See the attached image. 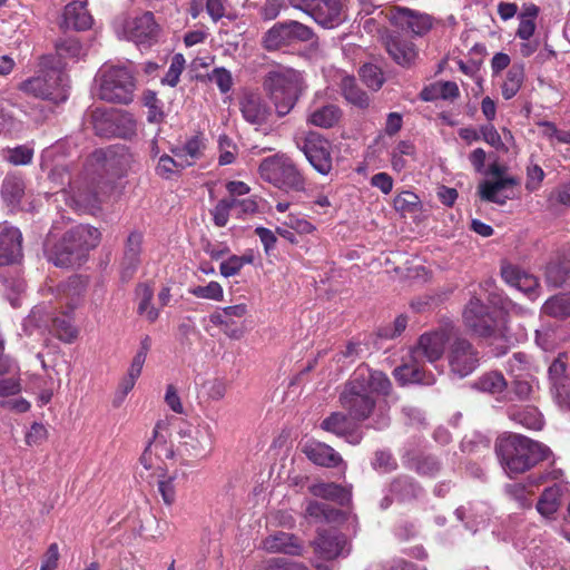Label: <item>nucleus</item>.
Returning a JSON list of instances; mask_svg holds the SVG:
<instances>
[{"instance_id": "f257e3e1", "label": "nucleus", "mask_w": 570, "mask_h": 570, "mask_svg": "<svg viewBox=\"0 0 570 570\" xmlns=\"http://www.w3.org/2000/svg\"><path fill=\"white\" fill-rule=\"evenodd\" d=\"M495 453L509 476L531 470L550 455V449L524 435L510 433L495 442Z\"/></svg>"}, {"instance_id": "f03ea898", "label": "nucleus", "mask_w": 570, "mask_h": 570, "mask_svg": "<svg viewBox=\"0 0 570 570\" xmlns=\"http://www.w3.org/2000/svg\"><path fill=\"white\" fill-rule=\"evenodd\" d=\"M100 236L101 234L96 227L77 225L67 230L55 245L46 247V257L58 267L79 266L87 257L88 252L98 246Z\"/></svg>"}, {"instance_id": "7ed1b4c3", "label": "nucleus", "mask_w": 570, "mask_h": 570, "mask_svg": "<svg viewBox=\"0 0 570 570\" xmlns=\"http://www.w3.org/2000/svg\"><path fill=\"white\" fill-rule=\"evenodd\" d=\"M53 58L42 57L38 75L20 83L19 88L27 95L56 104L68 98V77L65 71L53 66Z\"/></svg>"}, {"instance_id": "20e7f679", "label": "nucleus", "mask_w": 570, "mask_h": 570, "mask_svg": "<svg viewBox=\"0 0 570 570\" xmlns=\"http://www.w3.org/2000/svg\"><path fill=\"white\" fill-rule=\"evenodd\" d=\"M263 88L275 106L279 117H284L294 108L302 91V77L294 69L269 71L263 81Z\"/></svg>"}, {"instance_id": "39448f33", "label": "nucleus", "mask_w": 570, "mask_h": 570, "mask_svg": "<svg viewBox=\"0 0 570 570\" xmlns=\"http://www.w3.org/2000/svg\"><path fill=\"white\" fill-rule=\"evenodd\" d=\"M96 82L97 95L101 100L125 105L132 101L136 82L129 68L102 66L96 76Z\"/></svg>"}, {"instance_id": "423d86ee", "label": "nucleus", "mask_w": 570, "mask_h": 570, "mask_svg": "<svg viewBox=\"0 0 570 570\" xmlns=\"http://www.w3.org/2000/svg\"><path fill=\"white\" fill-rule=\"evenodd\" d=\"M261 177L274 186L284 189L302 191L305 179L295 164L285 155L265 158L258 168Z\"/></svg>"}, {"instance_id": "0eeeda50", "label": "nucleus", "mask_w": 570, "mask_h": 570, "mask_svg": "<svg viewBox=\"0 0 570 570\" xmlns=\"http://www.w3.org/2000/svg\"><path fill=\"white\" fill-rule=\"evenodd\" d=\"M179 444L189 455L207 458L215 443V434L209 423L202 421L197 425L187 424L178 432Z\"/></svg>"}, {"instance_id": "6e6552de", "label": "nucleus", "mask_w": 570, "mask_h": 570, "mask_svg": "<svg viewBox=\"0 0 570 570\" xmlns=\"http://www.w3.org/2000/svg\"><path fill=\"white\" fill-rule=\"evenodd\" d=\"M313 30L295 20L275 23L263 37V47L268 51L278 50L294 41H309Z\"/></svg>"}, {"instance_id": "1a4fd4ad", "label": "nucleus", "mask_w": 570, "mask_h": 570, "mask_svg": "<svg viewBox=\"0 0 570 570\" xmlns=\"http://www.w3.org/2000/svg\"><path fill=\"white\" fill-rule=\"evenodd\" d=\"M342 406L350 413L351 417L356 421H365L372 414L375 401L363 385L352 377L346 383L344 391L340 396Z\"/></svg>"}, {"instance_id": "9d476101", "label": "nucleus", "mask_w": 570, "mask_h": 570, "mask_svg": "<svg viewBox=\"0 0 570 570\" xmlns=\"http://www.w3.org/2000/svg\"><path fill=\"white\" fill-rule=\"evenodd\" d=\"M313 168L322 175L332 170L331 144L317 132H308L298 145Z\"/></svg>"}, {"instance_id": "9b49d317", "label": "nucleus", "mask_w": 570, "mask_h": 570, "mask_svg": "<svg viewBox=\"0 0 570 570\" xmlns=\"http://www.w3.org/2000/svg\"><path fill=\"white\" fill-rule=\"evenodd\" d=\"M448 358L451 371L460 377L468 376L479 365L478 352L468 340L461 337L450 345Z\"/></svg>"}, {"instance_id": "f8f14e48", "label": "nucleus", "mask_w": 570, "mask_h": 570, "mask_svg": "<svg viewBox=\"0 0 570 570\" xmlns=\"http://www.w3.org/2000/svg\"><path fill=\"white\" fill-rule=\"evenodd\" d=\"M381 13H384L396 28L416 36L426 33L432 27L431 18L428 14L407 8L391 7Z\"/></svg>"}, {"instance_id": "ddd939ff", "label": "nucleus", "mask_w": 570, "mask_h": 570, "mask_svg": "<svg viewBox=\"0 0 570 570\" xmlns=\"http://www.w3.org/2000/svg\"><path fill=\"white\" fill-rule=\"evenodd\" d=\"M507 167L501 166L498 163L490 165L489 171L497 178L494 181L485 180L479 185V194L481 199L485 202L495 203L498 205H504L509 196H501L500 191L519 184V180L514 177H502L505 173Z\"/></svg>"}, {"instance_id": "4468645a", "label": "nucleus", "mask_w": 570, "mask_h": 570, "mask_svg": "<svg viewBox=\"0 0 570 570\" xmlns=\"http://www.w3.org/2000/svg\"><path fill=\"white\" fill-rule=\"evenodd\" d=\"M124 31L126 37L137 45L150 46L158 33V26L154 14L149 11L130 18L125 22Z\"/></svg>"}, {"instance_id": "2eb2a0df", "label": "nucleus", "mask_w": 570, "mask_h": 570, "mask_svg": "<svg viewBox=\"0 0 570 570\" xmlns=\"http://www.w3.org/2000/svg\"><path fill=\"white\" fill-rule=\"evenodd\" d=\"M313 546L316 556L323 560H334L341 556H347L351 550L347 538L332 531L318 532Z\"/></svg>"}, {"instance_id": "dca6fc26", "label": "nucleus", "mask_w": 570, "mask_h": 570, "mask_svg": "<svg viewBox=\"0 0 570 570\" xmlns=\"http://www.w3.org/2000/svg\"><path fill=\"white\" fill-rule=\"evenodd\" d=\"M344 1L345 0H313L304 11L322 27L334 28L344 20Z\"/></svg>"}, {"instance_id": "f3484780", "label": "nucleus", "mask_w": 570, "mask_h": 570, "mask_svg": "<svg viewBox=\"0 0 570 570\" xmlns=\"http://www.w3.org/2000/svg\"><path fill=\"white\" fill-rule=\"evenodd\" d=\"M463 318L465 325L479 336L488 337L494 332V320L488 313L484 304L476 297L470 299L464 309Z\"/></svg>"}, {"instance_id": "a211bd4d", "label": "nucleus", "mask_w": 570, "mask_h": 570, "mask_svg": "<svg viewBox=\"0 0 570 570\" xmlns=\"http://www.w3.org/2000/svg\"><path fill=\"white\" fill-rule=\"evenodd\" d=\"M569 492L568 483L558 482L546 488L535 503L537 512L548 521H553L562 504V498Z\"/></svg>"}, {"instance_id": "6ab92c4d", "label": "nucleus", "mask_w": 570, "mask_h": 570, "mask_svg": "<svg viewBox=\"0 0 570 570\" xmlns=\"http://www.w3.org/2000/svg\"><path fill=\"white\" fill-rule=\"evenodd\" d=\"M22 234L12 226L0 232V267L20 263L22 259Z\"/></svg>"}, {"instance_id": "aec40b11", "label": "nucleus", "mask_w": 570, "mask_h": 570, "mask_svg": "<svg viewBox=\"0 0 570 570\" xmlns=\"http://www.w3.org/2000/svg\"><path fill=\"white\" fill-rule=\"evenodd\" d=\"M448 341L449 334L444 330L425 333L421 335L417 346L412 352L415 357H425L433 363L442 357Z\"/></svg>"}, {"instance_id": "412c9836", "label": "nucleus", "mask_w": 570, "mask_h": 570, "mask_svg": "<svg viewBox=\"0 0 570 570\" xmlns=\"http://www.w3.org/2000/svg\"><path fill=\"white\" fill-rule=\"evenodd\" d=\"M321 428L338 438H344L353 445L358 444L363 439L362 433L354 428L351 419L342 412H333L325 417L321 423Z\"/></svg>"}, {"instance_id": "4be33fe9", "label": "nucleus", "mask_w": 570, "mask_h": 570, "mask_svg": "<svg viewBox=\"0 0 570 570\" xmlns=\"http://www.w3.org/2000/svg\"><path fill=\"white\" fill-rule=\"evenodd\" d=\"M501 276L507 284L523 292L531 299L537 298L539 282L535 276L512 264L502 265Z\"/></svg>"}, {"instance_id": "5701e85b", "label": "nucleus", "mask_w": 570, "mask_h": 570, "mask_svg": "<svg viewBox=\"0 0 570 570\" xmlns=\"http://www.w3.org/2000/svg\"><path fill=\"white\" fill-rule=\"evenodd\" d=\"M246 313L247 306L245 304H237L213 313L209 316V321L214 325L220 326L228 337L238 340L243 336L244 332L243 328L236 326L235 318H242Z\"/></svg>"}, {"instance_id": "b1692460", "label": "nucleus", "mask_w": 570, "mask_h": 570, "mask_svg": "<svg viewBox=\"0 0 570 570\" xmlns=\"http://www.w3.org/2000/svg\"><path fill=\"white\" fill-rule=\"evenodd\" d=\"M419 360L412 352L409 362L394 368L393 375L401 385L410 383L432 385L435 382V376L432 373H425Z\"/></svg>"}, {"instance_id": "393cba45", "label": "nucleus", "mask_w": 570, "mask_h": 570, "mask_svg": "<svg viewBox=\"0 0 570 570\" xmlns=\"http://www.w3.org/2000/svg\"><path fill=\"white\" fill-rule=\"evenodd\" d=\"M352 379L363 385L368 393L387 395L392 389V383L385 373L373 371L366 365L358 366Z\"/></svg>"}, {"instance_id": "a878e982", "label": "nucleus", "mask_w": 570, "mask_h": 570, "mask_svg": "<svg viewBox=\"0 0 570 570\" xmlns=\"http://www.w3.org/2000/svg\"><path fill=\"white\" fill-rule=\"evenodd\" d=\"M263 549L269 553H284L289 556H302L303 546L299 539L287 532H276L263 540Z\"/></svg>"}, {"instance_id": "bb28decb", "label": "nucleus", "mask_w": 570, "mask_h": 570, "mask_svg": "<svg viewBox=\"0 0 570 570\" xmlns=\"http://www.w3.org/2000/svg\"><path fill=\"white\" fill-rule=\"evenodd\" d=\"M303 453L313 463L325 468H337L343 463V458L326 443L311 441L305 443Z\"/></svg>"}, {"instance_id": "cd10ccee", "label": "nucleus", "mask_w": 570, "mask_h": 570, "mask_svg": "<svg viewBox=\"0 0 570 570\" xmlns=\"http://www.w3.org/2000/svg\"><path fill=\"white\" fill-rule=\"evenodd\" d=\"M566 354H559L549 366V377L557 401H569L570 397V379L566 373Z\"/></svg>"}, {"instance_id": "c85d7f7f", "label": "nucleus", "mask_w": 570, "mask_h": 570, "mask_svg": "<svg viewBox=\"0 0 570 570\" xmlns=\"http://www.w3.org/2000/svg\"><path fill=\"white\" fill-rule=\"evenodd\" d=\"M239 105L244 119L254 125L265 124L271 115L269 107L258 94H245Z\"/></svg>"}, {"instance_id": "c756f323", "label": "nucleus", "mask_w": 570, "mask_h": 570, "mask_svg": "<svg viewBox=\"0 0 570 570\" xmlns=\"http://www.w3.org/2000/svg\"><path fill=\"white\" fill-rule=\"evenodd\" d=\"M86 1H72L65 7L63 26L67 29L87 30L92 24V18L88 12Z\"/></svg>"}, {"instance_id": "7c9ffc66", "label": "nucleus", "mask_w": 570, "mask_h": 570, "mask_svg": "<svg viewBox=\"0 0 570 570\" xmlns=\"http://www.w3.org/2000/svg\"><path fill=\"white\" fill-rule=\"evenodd\" d=\"M91 124L96 135L101 137H114L119 135V115L114 110L96 108L91 111Z\"/></svg>"}, {"instance_id": "2f4dec72", "label": "nucleus", "mask_w": 570, "mask_h": 570, "mask_svg": "<svg viewBox=\"0 0 570 570\" xmlns=\"http://www.w3.org/2000/svg\"><path fill=\"white\" fill-rule=\"evenodd\" d=\"M385 47L391 58L400 66L409 67L416 58V49L410 41L402 40L397 36H389Z\"/></svg>"}, {"instance_id": "473e14b6", "label": "nucleus", "mask_w": 570, "mask_h": 570, "mask_svg": "<svg viewBox=\"0 0 570 570\" xmlns=\"http://www.w3.org/2000/svg\"><path fill=\"white\" fill-rule=\"evenodd\" d=\"M142 244V234L139 232H131L125 245V254L122 259L124 274L128 277L132 275L140 262Z\"/></svg>"}, {"instance_id": "72a5a7b5", "label": "nucleus", "mask_w": 570, "mask_h": 570, "mask_svg": "<svg viewBox=\"0 0 570 570\" xmlns=\"http://www.w3.org/2000/svg\"><path fill=\"white\" fill-rule=\"evenodd\" d=\"M525 78L524 65L513 63L502 81L501 94L505 100L512 99L521 89Z\"/></svg>"}, {"instance_id": "f704fd0d", "label": "nucleus", "mask_w": 570, "mask_h": 570, "mask_svg": "<svg viewBox=\"0 0 570 570\" xmlns=\"http://www.w3.org/2000/svg\"><path fill=\"white\" fill-rule=\"evenodd\" d=\"M309 491L314 497L332 500L340 504H346L351 498L346 489L335 483H316L309 487Z\"/></svg>"}, {"instance_id": "c9c22d12", "label": "nucleus", "mask_w": 570, "mask_h": 570, "mask_svg": "<svg viewBox=\"0 0 570 570\" xmlns=\"http://www.w3.org/2000/svg\"><path fill=\"white\" fill-rule=\"evenodd\" d=\"M26 185L18 176H7L1 186V195L4 202L12 206H19L24 196Z\"/></svg>"}, {"instance_id": "e433bc0d", "label": "nucleus", "mask_w": 570, "mask_h": 570, "mask_svg": "<svg viewBox=\"0 0 570 570\" xmlns=\"http://www.w3.org/2000/svg\"><path fill=\"white\" fill-rule=\"evenodd\" d=\"M509 417L515 423L529 429V430H541L543 426V419L538 409L527 406L523 409L511 410Z\"/></svg>"}, {"instance_id": "4c0bfd02", "label": "nucleus", "mask_w": 570, "mask_h": 570, "mask_svg": "<svg viewBox=\"0 0 570 570\" xmlns=\"http://www.w3.org/2000/svg\"><path fill=\"white\" fill-rule=\"evenodd\" d=\"M341 90L345 99L352 105L366 108L370 105V98L358 86L354 77L345 76L341 81Z\"/></svg>"}, {"instance_id": "58836bf2", "label": "nucleus", "mask_w": 570, "mask_h": 570, "mask_svg": "<svg viewBox=\"0 0 570 570\" xmlns=\"http://www.w3.org/2000/svg\"><path fill=\"white\" fill-rule=\"evenodd\" d=\"M136 295L139 299L137 312L139 315L145 316L150 323H154L159 312L151 305L154 291L148 284H139L136 288Z\"/></svg>"}, {"instance_id": "ea45409f", "label": "nucleus", "mask_w": 570, "mask_h": 570, "mask_svg": "<svg viewBox=\"0 0 570 570\" xmlns=\"http://www.w3.org/2000/svg\"><path fill=\"white\" fill-rule=\"evenodd\" d=\"M56 56H50L53 58V66L60 68L63 71V65L61 62L62 59H77L82 55V47L77 39H65L56 45Z\"/></svg>"}, {"instance_id": "a19ab883", "label": "nucleus", "mask_w": 570, "mask_h": 570, "mask_svg": "<svg viewBox=\"0 0 570 570\" xmlns=\"http://www.w3.org/2000/svg\"><path fill=\"white\" fill-rule=\"evenodd\" d=\"M341 117L340 108L334 105H326L315 109L308 116V121L317 127L330 128L334 126Z\"/></svg>"}, {"instance_id": "79ce46f5", "label": "nucleus", "mask_w": 570, "mask_h": 570, "mask_svg": "<svg viewBox=\"0 0 570 570\" xmlns=\"http://www.w3.org/2000/svg\"><path fill=\"white\" fill-rule=\"evenodd\" d=\"M505 494L514 501L520 509H530L532 507L533 491L529 485L522 482L507 484Z\"/></svg>"}, {"instance_id": "37998d69", "label": "nucleus", "mask_w": 570, "mask_h": 570, "mask_svg": "<svg viewBox=\"0 0 570 570\" xmlns=\"http://www.w3.org/2000/svg\"><path fill=\"white\" fill-rule=\"evenodd\" d=\"M475 385L482 392L498 395L507 390L508 383L502 373L494 371L483 374Z\"/></svg>"}, {"instance_id": "c03bdc74", "label": "nucleus", "mask_w": 570, "mask_h": 570, "mask_svg": "<svg viewBox=\"0 0 570 570\" xmlns=\"http://www.w3.org/2000/svg\"><path fill=\"white\" fill-rule=\"evenodd\" d=\"M391 493L400 501L416 498L421 489L407 476H399L391 483Z\"/></svg>"}, {"instance_id": "a18cd8bd", "label": "nucleus", "mask_w": 570, "mask_h": 570, "mask_svg": "<svg viewBox=\"0 0 570 570\" xmlns=\"http://www.w3.org/2000/svg\"><path fill=\"white\" fill-rule=\"evenodd\" d=\"M542 311L552 317H568L570 316V294H560L548 299Z\"/></svg>"}, {"instance_id": "49530a36", "label": "nucleus", "mask_w": 570, "mask_h": 570, "mask_svg": "<svg viewBox=\"0 0 570 570\" xmlns=\"http://www.w3.org/2000/svg\"><path fill=\"white\" fill-rule=\"evenodd\" d=\"M52 332L63 343H72L78 336V330L67 316L56 317L52 322Z\"/></svg>"}, {"instance_id": "de8ad7c7", "label": "nucleus", "mask_w": 570, "mask_h": 570, "mask_svg": "<svg viewBox=\"0 0 570 570\" xmlns=\"http://www.w3.org/2000/svg\"><path fill=\"white\" fill-rule=\"evenodd\" d=\"M205 148V142L202 136L196 135L189 138L181 149L174 150L175 156L178 159H181L183 156L187 155L191 158V161H186L187 166L194 164V161L202 157L203 150Z\"/></svg>"}, {"instance_id": "09e8293b", "label": "nucleus", "mask_w": 570, "mask_h": 570, "mask_svg": "<svg viewBox=\"0 0 570 570\" xmlns=\"http://www.w3.org/2000/svg\"><path fill=\"white\" fill-rule=\"evenodd\" d=\"M151 347V338L148 335H145L139 345V350L136 352L127 373L131 376L139 377L142 372L144 364L146 362L147 355Z\"/></svg>"}, {"instance_id": "8fccbe9b", "label": "nucleus", "mask_w": 570, "mask_h": 570, "mask_svg": "<svg viewBox=\"0 0 570 570\" xmlns=\"http://www.w3.org/2000/svg\"><path fill=\"white\" fill-rule=\"evenodd\" d=\"M3 158L14 166L28 165L33 158V149L27 145L7 148Z\"/></svg>"}, {"instance_id": "3c124183", "label": "nucleus", "mask_w": 570, "mask_h": 570, "mask_svg": "<svg viewBox=\"0 0 570 570\" xmlns=\"http://www.w3.org/2000/svg\"><path fill=\"white\" fill-rule=\"evenodd\" d=\"M394 207L402 214H414L421 207L420 198L412 191L405 190L394 198Z\"/></svg>"}, {"instance_id": "603ef678", "label": "nucleus", "mask_w": 570, "mask_h": 570, "mask_svg": "<svg viewBox=\"0 0 570 570\" xmlns=\"http://www.w3.org/2000/svg\"><path fill=\"white\" fill-rule=\"evenodd\" d=\"M362 81L373 90H379L384 83V76L381 69L372 63H366L360 69Z\"/></svg>"}, {"instance_id": "864d4df0", "label": "nucleus", "mask_w": 570, "mask_h": 570, "mask_svg": "<svg viewBox=\"0 0 570 570\" xmlns=\"http://www.w3.org/2000/svg\"><path fill=\"white\" fill-rule=\"evenodd\" d=\"M306 513L318 521H333L338 515V510L326 503L311 501L306 507Z\"/></svg>"}, {"instance_id": "5fc2aeb1", "label": "nucleus", "mask_w": 570, "mask_h": 570, "mask_svg": "<svg viewBox=\"0 0 570 570\" xmlns=\"http://www.w3.org/2000/svg\"><path fill=\"white\" fill-rule=\"evenodd\" d=\"M481 139L495 148L498 151L508 153L509 148L503 141L501 135L492 124L483 125L480 127Z\"/></svg>"}, {"instance_id": "6e6d98bb", "label": "nucleus", "mask_w": 570, "mask_h": 570, "mask_svg": "<svg viewBox=\"0 0 570 570\" xmlns=\"http://www.w3.org/2000/svg\"><path fill=\"white\" fill-rule=\"evenodd\" d=\"M189 293L198 298L212 299V301H223L224 291L219 283L209 282L205 286H195L189 289Z\"/></svg>"}, {"instance_id": "4d7b16f0", "label": "nucleus", "mask_w": 570, "mask_h": 570, "mask_svg": "<svg viewBox=\"0 0 570 570\" xmlns=\"http://www.w3.org/2000/svg\"><path fill=\"white\" fill-rule=\"evenodd\" d=\"M236 206V199L225 198L217 203L212 210L213 219L216 226L224 227L228 223L232 208Z\"/></svg>"}, {"instance_id": "13d9d810", "label": "nucleus", "mask_w": 570, "mask_h": 570, "mask_svg": "<svg viewBox=\"0 0 570 570\" xmlns=\"http://www.w3.org/2000/svg\"><path fill=\"white\" fill-rule=\"evenodd\" d=\"M185 63L186 60L181 53L174 55L163 82L170 87H175L178 83L179 77L185 69Z\"/></svg>"}, {"instance_id": "bf43d9fd", "label": "nucleus", "mask_w": 570, "mask_h": 570, "mask_svg": "<svg viewBox=\"0 0 570 570\" xmlns=\"http://www.w3.org/2000/svg\"><path fill=\"white\" fill-rule=\"evenodd\" d=\"M185 166H187V165L184 164L180 159H178V158L175 159V158L170 157L169 155L165 154L159 157V160H158V164L156 167V173L158 176H160L163 178H169L173 174L178 171V169L184 168Z\"/></svg>"}, {"instance_id": "052dcab7", "label": "nucleus", "mask_w": 570, "mask_h": 570, "mask_svg": "<svg viewBox=\"0 0 570 570\" xmlns=\"http://www.w3.org/2000/svg\"><path fill=\"white\" fill-rule=\"evenodd\" d=\"M218 147H219V158L218 164L220 166L229 165L234 163L235 160V154H236V146L233 142V140L226 136L222 135L218 139Z\"/></svg>"}, {"instance_id": "680f3d73", "label": "nucleus", "mask_w": 570, "mask_h": 570, "mask_svg": "<svg viewBox=\"0 0 570 570\" xmlns=\"http://www.w3.org/2000/svg\"><path fill=\"white\" fill-rule=\"evenodd\" d=\"M208 79L216 83L223 94H226L232 89V73L223 67L213 69V71L208 75Z\"/></svg>"}, {"instance_id": "e2e57ef3", "label": "nucleus", "mask_w": 570, "mask_h": 570, "mask_svg": "<svg viewBox=\"0 0 570 570\" xmlns=\"http://www.w3.org/2000/svg\"><path fill=\"white\" fill-rule=\"evenodd\" d=\"M204 387L206 390V394L208 399L213 401H220L225 397L227 392V383L224 379L215 377L212 380H208Z\"/></svg>"}, {"instance_id": "0e129e2a", "label": "nucleus", "mask_w": 570, "mask_h": 570, "mask_svg": "<svg viewBox=\"0 0 570 570\" xmlns=\"http://www.w3.org/2000/svg\"><path fill=\"white\" fill-rule=\"evenodd\" d=\"M137 380V376H131L129 373L120 380L114 399V405L116 407L122 404L128 393L134 389Z\"/></svg>"}, {"instance_id": "69168bd1", "label": "nucleus", "mask_w": 570, "mask_h": 570, "mask_svg": "<svg viewBox=\"0 0 570 570\" xmlns=\"http://www.w3.org/2000/svg\"><path fill=\"white\" fill-rule=\"evenodd\" d=\"M284 225L298 234H311L315 230V226L305 217L297 215H288Z\"/></svg>"}, {"instance_id": "338daca9", "label": "nucleus", "mask_w": 570, "mask_h": 570, "mask_svg": "<svg viewBox=\"0 0 570 570\" xmlns=\"http://www.w3.org/2000/svg\"><path fill=\"white\" fill-rule=\"evenodd\" d=\"M48 438V430L42 423L35 422L26 433V443L30 446L39 445Z\"/></svg>"}, {"instance_id": "774afa93", "label": "nucleus", "mask_w": 570, "mask_h": 570, "mask_svg": "<svg viewBox=\"0 0 570 570\" xmlns=\"http://www.w3.org/2000/svg\"><path fill=\"white\" fill-rule=\"evenodd\" d=\"M158 491L167 505L173 504L176 499L175 476H165L159 480Z\"/></svg>"}]
</instances>
